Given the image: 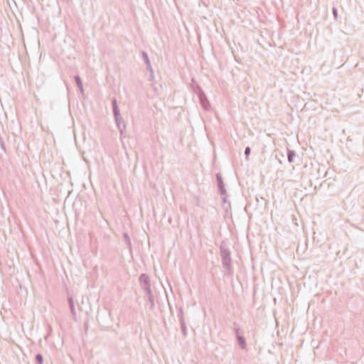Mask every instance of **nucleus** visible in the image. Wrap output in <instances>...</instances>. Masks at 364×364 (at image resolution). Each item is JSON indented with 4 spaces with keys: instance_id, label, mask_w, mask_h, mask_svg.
Listing matches in <instances>:
<instances>
[{
    "instance_id": "9d476101",
    "label": "nucleus",
    "mask_w": 364,
    "mask_h": 364,
    "mask_svg": "<svg viewBox=\"0 0 364 364\" xmlns=\"http://www.w3.org/2000/svg\"><path fill=\"white\" fill-rule=\"evenodd\" d=\"M236 340L241 349L244 350L247 348V342L244 335L238 336Z\"/></svg>"
},
{
    "instance_id": "7ed1b4c3",
    "label": "nucleus",
    "mask_w": 364,
    "mask_h": 364,
    "mask_svg": "<svg viewBox=\"0 0 364 364\" xmlns=\"http://www.w3.org/2000/svg\"><path fill=\"white\" fill-rule=\"evenodd\" d=\"M216 181H217V186L219 193L221 196H226L227 191L225 187V183L220 173H217L215 174Z\"/></svg>"
},
{
    "instance_id": "4468645a",
    "label": "nucleus",
    "mask_w": 364,
    "mask_h": 364,
    "mask_svg": "<svg viewBox=\"0 0 364 364\" xmlns=\"http://www.w3.org/2000/svg\"><path fill=\"white\" fill-rule=\"evenodd\" d=\"M295 156L296 152L294 150L287 149V159L289 163H293L294 161Z\"/></svg>"
},
{
    "instance_id": "2eb2a0df",
    "label": "nucleus",
    "mask_w": 364,
    "mask_h": 364,
    "mask_svg": "<svg viewBox=\"0 0 364 364\" xmlns=\"http://www.w3.org/2000/svg\"><path fill=\"white\" fill-rule=\"evenodd\" d=\"M123 238H124V242L126 243L127 246L129 248H131L132 247V242H131V239L127 232L123 233Z\"/></svg>"
},
{
    "instance_id": "f257e3e1",
    "label": "nucleus",
    "mask_w": 364,
    "mask_h": 364,
    "mask_svg": "<svg viewBox=\"0 0 364 364\" xmlns=\"http://www.w3.org/2000/svg\"><path fill=\"white\" fill-rule=\"evenodd\" d=\"M220 255L223 267L225 269V274L228 277L232 276L233 274V267L231 251L225 241L221 242L220 245Z\"/></svg>"
},
{
    "instance_id": "dca6fc26",
    "label": "nucleus",
    "mask_w": 364,
    "mask_h": 364,
    "mask_svg": "<svg viewBox=\"0 0 364 364\" xmlns=\"http://www.w3.org/2000/svg\"><path fill=\"white\" fill-rule=\"evenodd\" d=\"M222 196V205L223 206V208L227 210L228 208L230 207V203L228 202L225 196Z\"/></svg>"
},
{
    "instance_id": "20e7f679",
    "label": "nucleus",
    "mask_w": 364,
    "mask_h": 364,
    "mask_svg": "<svg viewBox=\"0 0 364 364\" xmlns=\"http://www.w3.org/2000/svg\"><path fill=\"white\" fill-rule=\"evenodd\" d=\"M197 96L198 97L199 102L203 109L208 111L210 108V104L204 91L202 92L201 94L199 93Z\"/></svg>"
},
{
    "instance_id": "f03ea898",
    "label": "nucleus",
    "mask_w": 364,
    "mask_h": 364,
    "mask_svg": "<svg viewBox=\"0 0 364 364\" xmlns=\"http://www.w3.org/2000/svg\"><path fill=\"white\" fill-rule=\"evenodd\" d=\"M141 56L144 63L146 64V70L149 72V80L153 82L154 80V70L152 68L149 55L146 52L142 51Z\"/></svg>"
},
{
    "instance_id": "ddd939ff",
    "label": "nucleus",
    "mask_w": 364,
    "mask_h": 364,
    "mask_svg": "<svg viewBox=\"0 0 364 364\" xmlns=\"http://www.w3.org/2000/svg\"><path fill=\"white\" fill-rule=\"evenodd\" d=\"M233 331L235 333V338H237L238 336L243 335V331L241 330L238 323H237L236 322H233Z\"/></svg>"
},
{
    "instance_id": "6e6552de",
    "label": "nucleus",
    "mask_w": 364,
    "mask_h": 364,
    "mask_svg": "<svg viewBox=\"0 0 364 364\" xmlns=\"http://www.w3.org/2000/svg\"><path fill=\"white\" fill-rule=\"evenodd\" d=\"M114 121H115L116 125L119 129L121 136H124V132L125 131L126 126L123 121L122 117L120 119H119V120L117 119H114Z\"/></svg>"
},
{
    "instance_id": "aec40b11",
    "label": "nucleus",
    "mask_w": 364,
    "mask_h": 364,
    "mask_svg": "<svg viewBox=\"0 0 364 364\" xmlns=\"http://www.w3.org/2000/svg\"><path fill=\"white\" fill-rule=\"evenodd\" d=\"M141 289H143L144 292H146L148 291H151V283L146 284H141L140 285Z\"/></svg>"
},
{
    "instance_id": "0eeeda50",
    "label": "nucleus",
    "mask_w": 364,
    "mask_h": 364,
    "mask_svg": "<svg viewBox=\"0 0 364 364\" xmlns=\"http://www.w3.org/2000/svg\"><path fill=\"white\" fill-rule=\"evenodd\" d=\"M191 87L193 90V92L198 95L199 93L201 94L202 92H203V90L201 88V87L198 84V82L195 80L194 78H192L191 83Z\"/></svg>"
},
{
    "instance_id": "423d86ee",
    "label": "nucleus",
    "mask_w": 364,
    "mask_h": 364,
    "mask_svg": "<svg viewBox=\"0 0 364 364\" xmlns=\"http://www.w3.org/2000/svg\"><path fill=\"white\" fill-rule=\"evenodd\" d=\"M112 108L114 119H119L122 117L120 114L119 108L117 105V101L115 97L112 100Z\"/></svg>"
},
{
    "instance_id": "4be33fe9",
    "label": "nucleus",
    "mask_w": 364,
    "mask_h": 364,
    "mask_svg": "<svg viewBox=\"0 0 364 364\" xmlns=\"http://www.w3.org/2000/svg\"><path fill=\"white\" fill-rule=\"evenodd\" d=\"M332 11H333V14L334 18H337L338 16V13L337 9L335 6L333 7Z\"/></svg>"
},
{
    "instance_id": "f3484780",
    "label": "nucleus",
    "mask_w": 364,
    "mask_h": 364,
    "mask_svg": "<svg viewBox=\"0 0 364 364\" xmlns=\"http://www.w3.org/2000/svg\"><path fill=\"white\" fill-rule=\"evenodd\" d=\"M180 326H181V332H182L183 336V338H186L187 336V335H188V330H187V327H186V322L185 323H181Z\"/></svg>"
},
{
    "instance_id": "1a4fd4ad",
    "label": "nucleus",
    "mask_w": 364,
    "mask_h": 364,
    "mask_svg": "<svg viewBox=\"0 0 364 364\" xmlns=\"http://www.w3.org/2000/svg\"><path fill=\"white\" fill-rule=\"evenodd\" d=\"M68 306L75 321H76V311L75 309L74 300L72 296L68 298Z\"/></svg>"
},
{
    "instance_id": "5701e85b",
    "label": "nucleus",
    "mask_w": 364,
    "mask_h": 364,
    "mask_svg": "<svg viewBox=\"0 0 364 364\" xmlns=\"http://www.w3.org/2000/svg\"><path fill=\"white\" fill-rule=\"evenodd\" d=\"M1 147H2V149H4V145L3 142L1 143Z\"/></svg>"
},
{
    "instance_id": "39448f33",
    "label": "nucleus",
    "mask_w": 364,
    "mask_h": 364,
    "mask_svg": "<svg viewBox=\"0 0 364 364\" xmlns=\"http://www.w3.org/2000/svg\"><path fill=\"white\" fill-rule=\"evenodd\" d=\"M144 300L149 304L150 309L153 310L155 307L154 304V296L153 294L152 290L144 292Z\"/></svg>"
},
{
    "instance_id": "f8f14e48",
    "label": "nucleus",
    "mask_w": 364,
    "mask_h": 364,
    "mask_svg": "<svg viewBox=\"0 0 364 364\" xmlns=\"http://www.w3.org/2000/svg\"><path fill=\"white\" fill-rule=\"evenodd\" d=\"M75 82L82 93L84 92L82 81L78 75L74 76Z\"/></svg>"
},
{
    "instance_id": "6ab92c4d",
    "label": "nucleus",
    "mask_w": 364,
    "mask_h": 364,
    "mask_svg": "<svg viewBox=\"0 0 364 364\" xmlns=\"http://www.w3.org/2000/svg\"><path fill=\"white\" fill-rule=\"evenodd\" d=\"M178 318L180 323H185V318H184V316H183V312L182 308H180V309L178 311Z\"/></svg>"
},
{
    "instance_id": "a211bd4d",
    "label": "nucleus",
    "mask_w": 364,
    "mask_h": 364,
    "mask_svg": "<svg viewBox=\"0 0 364 364\" xmlns=\"http://www.w3.org/2000/svg\"><path fill=\"white\" fill-rule=\"evenodd\" d=\"M35 360L36 364L43 363V357L41 353H37L35 356Z\"/></svg>"
},
{
    "instance_id": "9b49d317",
    "label": "nucleus",
    "mask_w": 364,
    "mask_h": 364,
    "mask_svg": "<svg viewBox=\"0 0 364 364\" xmlns=\"http://www.w3.org/2000/svg\"><path fill=\"white\" fill-rule=\"evenodd\" d=\"M139 282L140 285L151 283L149 275L144 273L139 276Z\"/></svg>"
},
{
    "instance_id": "412c9836",
    "label": "nucleus",
    "mask_w": 364,
    "mask_h": 364,
    "mask_svg": "<svg viewBox=\"0 0 364 364\" xmlns=\"http://www.w3.org/2000/svg\"><path fill=\"white\" fill-rule=\"evenodd\" d=\"M251 153V148L250 146H246L245 149V155L246 159H248V156Z\"/></svg>"
}]
</instances>
